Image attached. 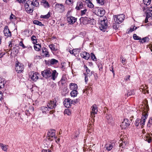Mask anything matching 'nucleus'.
<instances>
[{
  "instance_id": "1",
  "label": "nucleus",
  "mask_w": 152,
  "mask_h": 152,
  "mask_svg": "<svg viewBox=\"0 0 152 152\" xmlns=\"http://www.w3.org/2000/svg\"><path fill=\"white\" fill-rule=\"evenodd\" d=\"M148 115L147 114H143L142 116L141 119L138 118L136 120L134 124L137 126H138L139 125L141 126L145 124V120L147 119Z\"/></svg>"
},
{
  "instance_id": "2",
  "label": "nucleus",
  "mask_w": 152,
  "mask_h": 152,
  "mask_svg": "<svg viewBox=\"0 0 152 152\" xmlns=\"http://www.w3.org/2000/svg\"><path fill=\"white\" fill-rule=\"evenodd\" d=\"M93 12L95 15L100 17L103 16L105 13V10L102 8L96 7L92 10Z\"/></svg>"
},
{
  "instance_id": "3",
  "label": "nucleus",
  "mask_w": 152,
  "mask_h": 152,
  "mask_svg": "<svg viewBox=\"0 0 152 152\" xmlns=\"http://www.w3.org/2000/svg\"><path fill=\"white\" fill-rule=\"evenodd\" d=\"M25 10L27 12L29 13H32L33 11V8H34L31 1H27L25 4Z\"/></svg>"
},
{
  "instance_id": "4",
  "label": "nucleus",
  "mask_w": 152,
  "mask_h": 152,
  "mask_svg": "<svg viewBox=\"0 0 152 152\" xmlns=\"http://www.w3.org/2000/svg\"><path fill=\"white\" fill-rule=\"evenodd\" d=\"M107 21L106 18L105 19H101L100 22H99V28L101 30L105 31V30L107 27Z\"/></svg>"
},
{
  "instance_id": "5",
  "label": "nucleus",
  "mask_w": 152,
  "mask_h": 152,
  "mask_svg": "<svg viewBox=\"0 0 152 152\" xmlns=\"http://www.w3.org/2000/svg\"><path fill=\"white\" fill-rule=\"evenodd\" d=\"M125 15L122 14L114 16V20L117 24H120L123 22L125 18Z\"/></svg>"
},
{
  "instance_id": "6",
  "label": "nucleus",
  "mask_w": 152,
  "mask_h": 152,
  "mask_svg": "<svg viewBox=\"0 0 152 152\" xmlns=\"http://www.w3.org/2000/svg\"><path fill=\"white\" fill-rule=\"evenodd\" d=\"M15 69L18 73H21L24 69L23 65L18 61H16L15 63Z\"/></svg>"
},
{
  "instance_id": "7",
  "label": "nucleus",
  "mask_w": 152,
  "mask_h": 152,
  "mask_svg": "<svg viewBox=\"0 0 152 152\" xmlns=\"http://www.w3.org/2000/svg\"><path fill=\"white\" fill-rule=\"evenodd\" d=\"M80 20V22L83 23V24L86 25L90 23L91 22H93L94 19L88 17H81Z\"/></svg>"
},
{
  "instance_id": "8",
  "label": "nucleus",
  "mask_w": 152,
  "mask_h": 152,
  "mask_svg": "<svg viewBox=\"0 0 152 152\" xmlns=\"http://www.w3.org/2000/svg\"><path fill=\"white\" fill-rule=\"evenodd\" d=\"M55 132L54 129L49 130L47 133V139L51 141L53 140V138H56L55 136Z\"/></svg>"
},
{
  "instance_id": "9",
  "label": "nucleus",
  "mask_w": 152,
  "mask_h": 152,
  "mask_svg": "<svg viewBox=\"0 0 152 152\" xmlns=\"http://www.w3.org/2000/svg\"><path fill=\"white\" fill-rule=\"evenodd\" d=\"M29 76L32 80L36 81L39 78V74L37 72L31 71L29 73Z\"/></svg>"
},
{
  "instance_id": "10",
  "label": "nucleus",
  "mask_w": 152,
  "mask_h": 152,
  "mask_svg": "<svg viewBox=\"0 0 152 152\" xmlns=\"http://www.w3.org/2000/svg\"><path fill=\"white\" fill-rule=\"evenodd\" d=\"M52 72V70L51 69L48 68L42 71L41 74L44 77L48 78L51 77V72Z\"/></svg>"
},
{
  "instance_id": "11",
  "label": "nucleus",
  "mask_w": 152,
  "mask_h": 152,
  "mask_svg": "<svg viewBox=\"0 0 152 152\" xmlns=\"http://www.w3.org/2000/svg\"><path fill=\"white\" fill-rule=\"evenodd\" d=\"M55 9L60 13H62L64 11L65 7L62 4L57 3L55 5Z\"/></svg>"
},
{
  "instance_id": "12",
  "label": "nucleus",
  "mask_w": 152,
  "mask_h": 152,
  "mask_svg": "<svg viewBox=\"0 0 152 152\" xmlns=\"http://www.w3.org/2000/svg\"><path fill=\"white\" fill-rule=\"evenodd\" d=\"M130 125V121L127 119L125 118L121 124L122 129H126Z\"/></svg>"
},
{
  "instance_id": "13",
  "label": "nucleus",
  "mask_w": 152,
  "mask_h": 152,
  "mask_svg": "<svg viewBox=\"0 0 152 152\" xmlns=\"http://www.w3.org/2000/svg\"><path fill=\"white\" fill-rule=\"evenodd\" d=\"M72 102V101L69 98L65 99L63 102L64 105L66 108L70 107Z\"/></svg>"
},
{
  "instance_id": "14",
  "label": "nucleus",
  "mask_w": 152,
  "mask_h": 152,
  "mask_svg": "<svg viewBox=\"0 0 152 152\" xmlns=\"http://www.w3.org/2000/svg\"><path fill=\"white\" fill-rule=\"evenodd\" d=\"M47 105L50 109L55 108L56 106V100L53 101H50L48 102Z\"/></svg>"
},
{
  "instance_id": "15",
  "label": "nucleus",
  "mask_w": 152,
  "mask_h": 152,
  "mask_svg": "<svg viewBox=\"0 0 152 152\" xmlns=\"http://www.w3.org/2000/svg\"><path fill=\"white\" fill-rule=\"evenodd\" d=\"M91 108L92 111H91V116L92 118H94L95 116V114L97 113V112L98 111V109L96 105L95 104H94L92 106Z\"/></svg>"
},
{
  "instance_id": "16",
  "label": "nucleus",
  "mask_w": 152,
  "mask_h": 152,
  "mask_svg": "<svg viewBox=\"0 0 152 152\" xmlns=\"http://www.w3.org/2000/svg\"><path fill=\"white\" fill-rule=\"evenodd\" d=\"M3 31L4 36L7 37H10L11 36V33L9 30L8 26H6L5 27Z\"/></svg>"
},
{
  "instance_id": "17",
  "label": "nucleus",
  "mask_w": 152,
  "mask_h": 152,
  "mask_svg": "<svg viewBox=\"0 0 152 152\" xmlns=\"http://www.w3.org/2000/svg\"><path fill=\"white\" fill-rule=\"evenodd\" d=\"M67 20L70 24H73L76 22L77 19L74 17L70 16L67 17Z\"/></svg>"
},
{
  "instance_id": "18",
  "label": "nucleus",
  "mask_w": 152,
  "mask_h": 152,
  "mask_svg": "<svg viewBox=\"0 0 152 152\" xmlns=\"http://www.w3.org/2000/svg\"><path fill=\"white\" fill-rule=\"evenodd\" d=\"M145 12L147 17H150L152 19V7L147 8Z\"/></svg>"
},
{
  "instance_id": "19",
  "label": "nucleus",
  "mask_w": 152,
  "mask_h": 152,
  "mask_svg": "<svg viewBox=\"0 0 152 152\" xmlns=\"http://www.w3.org/2000/svg\"><path fill=\"white\" fill-rule=\"evenodd\" d=\"M80 56L83 58L88 60L90 57L89 54L86 52H83L80 53Z\"/></svg>"
},
{
  "instance_id": "20",
  "label": "nucleus",
  "mask_w": 152,
  "mask_h": 152,
  "mask_svg": "<svg viewBox=\"0 0 152 152\" xmlns=\"http://www.w3.org/2000/svg\"><path fill=\"white\" fill-rule=\"evenodd\" d=\"M42 53L44 57H49L50 56L49 52L46 48L45 47L42 48Z\"/></svg>"
},
{
  "instance_id": "21",
  "label": "nucleus",
  "mask_w": 152,
  "mask_h": 152,
  "mask_svg": "<svg viewBox=\"0 0 152 152\" xmlns=\"http://www.w3.org/2000/svg\"><path fill=\"white\" fill-rule=\"evenodd\" d=\"M58 75V73L56 72V70L52 71V72H51V78L53 80H55L57 77Z\"/></svg>"
},
{
  "instance_id": "22",
  "label": "nucleus",
  "mask_w": 152,
  "mask_h": 152,
  "mask_svg": "<svg viewBox=\"0 0 152 152\" xmlns=\"http://www.w3.org/2000/svg\"><path fill=\"white\" fill-rule=\"evenodd\" d=\"M58 62V61L57 60L53 58L49 60L47 64L48 65H53L57 64Z\"/></svg>"
},
{
  "instance_id": "23",
  "label": "nucleus",
  "mask_w": 152,
  "mask_h": 152,
  "mask_svg": "<svg viewBox=\"0 0 152 152\" xmlns=\"http://www.w3.org/2000/svg\"><path fill=\"white\" fill-rule=\"evenodd\" d=\"M49 47L52 51H56L58 50L57 45H55L53 44L50 45Z\"/></svg>"
},
{
  "instance_id": "24",
  "label": "nucleus",
  "mask_w": 152,
  "mask_h": 152,
  "mask_svg": "<svg viewBox=\"0 0 152 152\" xmlns=\"http://www.w3.org/2000/svg\"><path fill=\"white\" fill-rule=\"evenodd\" d=\"M83 5V3L82 1H79L77 2L76 9L77 10H79L82 8Z\"/></svg>"
},
{
  "instance_id": "25",
  "label": "nucleus",
  "mask_w": 152,
  "mask_h": 152,
  "mask_svg": "<svg viewBox=\"0 0 152 152\" xmlns=\"http://www.w3.org/2000/svg\"><path fill=\"white\" fill-rule=\"evenodd\" d=\"M113 145L110 143L106 144L105 146V148L108 151L111 150L113 148Z\"/></svg>"
},
{
  "instance_id": "26",
  "label": "nucleus",
  "mask_w": 152,
  "mask_h": 152,
  "mask_svg": "<svg viewBox=\"0 0 152 152\" xmlns=\"http://www.w3.org/2000/svg\"><path fill=\"white\" fill-rule=\"evenodd\" d=\"M41 4L45 8H48L50 7L49 3L45 0H42L41 2Z\"/></svg>"
},
{
  "instance_id": "27",
  "label": "nucleus",
  "mask_w": 152,
  "mask_h": 152,
  "mask_svg": "<svg viewBox=\"0 0 152 152\" xmlns=\"http://www.w3.org/2000/svg\"><path fill=\"white\" fill-rule=\"evenodd\" d=\"M70 88L71 90H77L78 87L77 85L75 83H71L69 84Z\"/></svg>"
},
{
  "instance_id": "28",
  "label": "nucleus",
  "mask_w": 152,
  "mask_h": 152,
  "mask_svg": "<svg viewBox=\"0 0 152 152\" xmlns=\"http://www.w3.org/2000/svg\"><path fill=\"white\" fill-rule=\"evenodd\" d=\"M144 139L145 141H148V143H150L151 142V137H150L149 134H147L144 137Z\"/></svg>"
},
{
  "instance_id": "29",
  "label": "nucleus",
  "mask_w": 152,
  "mask_h": 152,
  "mask_svg": "<svg viewBox=\"0 0 152 152\" xmlns=\"http://www.w3.org/2000/svg\"><path fill=\"white\" fill-rule=\"evenodd\" d=\"M8 146L7 145H4L2 143H0V147H1L2 149L5 151H7V150Z\"/></svg>"
},
{
  "instance_id": "30",
  "label": "nucleus",
  "mask_w": 152,
  "mask_h": 152,
  "mask_svg": "<svg viewBox=\"0 0 152 152\" xmlns=\"http://www.w3.org/2000/svg\"><path fill=\"white\" fill-rule=\"evenodd\" d=\"M41 109L43 113H46L47 112L49 111L50 110V109L49 108L45 106L42 107H41Z\"/></svg>"
},
{
  "instance_id": "31",
  "label": "nucleus",
  "mask_w": 152,
  "mask_h": 152,
  "mask_svg": "<svg viewBox=\"0 0 152 152\" xmlns=\"http://www.w3.org/2000/svg\"><path fill=\"white\" fill-rule=\"evenodd\" d=\"M34 48L35 50L39 51L41 48V45L39 44H36V45H34Z\"/></svg>"
},
{
  "instance_id": "32",
  "label": "nucleus",
  "mask_w": 152,
  "mask_h": 152,
  "mask_svg": "<svg viewBox=\"0 0 152 152\" xmlns=\"http://www.w3.org/2000/svg\"><path fill=\"white\" fill-rule=\"evenodd\" d=\"M147 87L145 86H144L143 85H142L141 86L140 88V91H142V92H143L144 93H145L146 92L148 91V90H146Z\"/></svg>"
},
{
  "instance_id": "33",
  "label": "nucleus",
  "mask_w": 152,
  "mask_h": 152,
  "mask_svg": "<svg viewBox=\"0 0 152 152\" xmlns=\"http://www.w3.org/2000/svg\"><path fill=\"white\" fill-rule=\"evenodd\" d=\"M31 40L33 44H35L37 43V39L36 37L33 35L31 37Z\"/></svg>"
},
{
  "instance_id": "34",
  "label": "nucleus",
  "mask_w": 152,
  "mask_h": 152,
  "mask_svg": "<svg viewBox=\"0 0 152 152\" xmlns=\"http://www.w3.org/2000/svg\"><path fill=\"white\" fill-rule=\"evenodd\" d=\"M72 97H75L77 94V90H74L72 91L70 93Z\"/></svg>"
},
{
  "instance_id": "35",
  "label": "nucleus",
  "mask_w": 152,
  "mask_h": 152,
  "mask_svg": "<svg viewBox=\"0 0 152 152\" xmlns=\"http://www.w3.org/2000/svg\"><path fill=\"white\" fill-rule=\"evenodd\" d=\"M67 78L66 76L65 75H63L60 82L62 84L64 83H65L66 81V80Z\"/></svg>"
},
{
  "instance_id": "36",
  "label": "nucleus",
  "mask_w": 152,
  "mask_h": 152,
  "mask_svg": "<svg viewBox=\"0 0 152 152\" xmlns=\"http://www.w3.org/2000/svg\"><path fill=\"white\" fill-rule=\"evenodd\" d=\"M80 133L79 131H75L73 134L72 135V138L75 139L77 137L79 134Z\"/></svg>"
},
{
  "instance_id": "37",
  "label": "nucleus",
  "mask_w": 152,
  "mask_h": 152,
  "mask_svg": "<svg viewBox=\"0 0 152 152\" xmlns=\"http://www.w3.org/2000/svg\"><path fill=\"white\" fill-rule=\"evenodd\" d=\"M50 13L49 12L46 15H41V16L40 18H43L44 19H48L50 17Z\"/></svg>"
},
{
  "instance_id": "38",
  "label": "nucleus",
  "mask_w": 152,
  "mask_h": 152,
  "mask_svg": "<svg viewBox=\"0 0 152 152\" xmlns=\"http://www.w3.org/2000/svg\"><path fill=\"white\" fill-rule=\"evenodd\" d=\"M31 3H32V5L34 7H38L39 5V2L38 1H36L35 0H33Z\"/></svg>"
},
{
  "instance_id": "39",
  "label": "nucleus",
  "mask_w": 152,
  "mask_h": 152,
  "mask_svg": "<svg viewBox=\"0 0 152 152\" xmlns=\"http://www.w3.org/2000/svg\"><path fill=\"white\" fill-rule=\"evenodd\" d=\"M33 23L35 24H36L40 26H42L44 25L41 22L38 21L37 20H34L33 21Z\"/></svg>"
},
{
  "instance_id": "40",
  "label": "nucleus",
  "mask_w": 152,
  "mask_h": 152,
  "mask_svg": "<svg viewBox=\"0 0 152 152\" xmlns=\"http://www.w3.org/2000/svg\"><path fill=\"white\" fill-rule=\"evenodd\" d=\"M106 118V119L109 122H111L112 120L111 116L109 114H107Z\"/></svg>"
},
{
  "instance_id": "41",
  "label": "nucleus",
  "mask_w": 152,
  "mask_h": 152,
  "mask_svg": "<svg viewBox=\"0 0 152 152\" xmlns=\"http://www.w3.org/2000/svg\"><path fill=\"white\" fill-rule=\"evenodd\" d=\"M149 38L148 37H145L142 39L140 41V42L143 43L149 41Z\"/></svg>"
},
{
  "instance_id": "42",
  "label": "nucleus",
  "mask_w": 152,
  "mask_h": 152,
  "mask_svg": "<svg viewBox=\"0 0 152 152\" xmlns=\"http://www.w3.org/2000/svg\"><path fill=\"white\" fill-rule=\"evenodd\" d=\"M134 94V91L133 90H129V91L128 93L127 94V96H131Z\"/></svg>"
},
{
  "instance_id": "43",
  "label": "nucleus",
  "mask_w": 152,
  "mask_h": 152,
  "mask_svg": "<svg viewBox=\"0 0 152 152\" xmlns=\"http://www.w3.org/2000/svg\"><path fill=\"white\" fill-rule=\"evenodd\" d=\"M151 0H143V3L144 4L148 6L150 4Z\"/></svg>"
},
{
  "instance_id": "44",
  "label": "nucleus",
  "mask_w": 152,
  "mask_h": 152,
  "mask_svg": "<svg viewBox=\"0 0 152 152\" xmlns=\"http://www.w3.org/2000/svg\"><path fill=\"white\" fill-rule=\"evenodd\" d=\"M127 144H128L127 142H125L124 141H123L120 144L119 146L121 147L122 148H125V146Z\"/></svg>"
},
{
  "instance_id": "45",
  "label": "nucleus",
  "mask_w": 152,
  "mask_h": 152,
  "mask_svg": "<svg viewBox=\"0 0 152 152\" xmlns=\"http://www.w3.org/2000/svg\"><path fill=\"white\" fill-rule=\"evenodd\" d=\"M133 38L135 40H140L141 39V37L137 36L136 34H133Z\"/></svg>"
},
{
  "instance_id": "46",
  "label": "nucleus",
  "mask_w": 152,
  "mask_h": 152,
  "mask_svg": "<svg viewBox=\"0 0 152 152\" xmlns=\"http://www.w3.org/2000/svg\"><path fill=\"white\" fill-rule=\"evenodd\" d=\"M85 89L86 91L88 92L90 91L91 92L92 91V88L90 86H86Z\"/></svg>"
},
{
  "instance_id": "47",
  "label": "nucleus",
  "mask_w": 152,
  "mask_h": 152,
  "mask_svg": "<svg viewBox=\"0 0 152 152\" xmlns=\"http://www.w3.org/2000/svg\"><path fill=\"white\" fill-rule=\"evenodd\" d=\"M86 4L87 5V6L90 8H93L94 7V5L91 1L87 3Z\"/></svg>"
},
{
  "instance_id": "48",
  "label": "nucleus",
  "mask_w": 152,
  "mask_h": 152,
  "mask_svg": "<svg viewBox=\"0 0 152 152\" xmlns=\"http://www.w3.org/2000/svg\"><path fill=\"white\" fill-rule=\"evenodd\" d=\"M117 23L115 22V23H114L113 26V28L115 30H117L118 29L119 27V25H118Z\"/></svg>"
},
{
  "instance_id": "49",
  "label": "nucleus",
  "mask_w": 152,
  "mask_h": 152,
  "mask_svg": "<svg viewBox=\"0 0 152 152\" xmlns=\"http://www.w3.org/2000/svg\"><path fill=\"white\" fill-rule=\"evenodd\" d=\"M4 82L1 80H0V89L4 88Z\"/></svg>"
},
{
  "instance_id": "50",
  "label": "nucleus",
  "mask_w": 152,
  "mask_h": 152,
  "mask_svg": "<svg viewBox=\"0 0 152 152\" xmlns=\"http://www.w3.org/2000/svg\"><path fill=\"white\" fill-rule=\"evenodd\" d=\"M91 56L92 59L93 61H96V58L94 54L91 53Z\"/></svg>"
},
{
  "instance_id": "51",
  "label": "nucleus",
  "mask_w": 152,
  "mask_h": 152,
  "mask_svg": "<svg viewBox=\"0 0 152 152\" xmlns=\"http://www.w3.org/2000/svg\"><path fill=\"white\" fill-rule=\"evenodd\" d=\"M151 125H152V118H151L149 119V120L148 121V124H147L148 126L149 127H150Z\"/></svg>"
},
{
  "instance_id": "52",
  "label": "nucleus",
  "mask_w": 152,
  "mask_h": 152,
  "mask_svg": "<svg viewBox=\"0 0 152 152\" xmlns=\"http://www.w3.org/2000/svg\"><path fill=\"white\" fill-rule=\"evenodd\" d=\"M34 108L33 106H30L29 107V110L30 112V113H34Z\"/></svg>"
},
{
  "instance_id": "53",
  "label": "nucleus",
  "mask_w": 152,
  "mask_h": 152,
  "mask_svg": "<svg viewBox=\"0 0 152 152\" xmlns=\"http://www.w3.org/2000/svg\"><path fill=\"white\" fill-rule=\"evenodd\" d=\"M87 11L86 9H85L81 11L80 15L81 16L83 15L86 14V13Z\"/></svg>"
},
{
  "instance_id": "54",
  "label": "nucleus",
  "mask_w": 152,
  "mask_h": 152,
  "mask_svg": "<svg viewBox=\"0 0 152 152\" xmlns=\"http://www.w3.org/2000/svg\"><path fill=\"white\" fill-rule=\"evenodd\" d=\"M84 75L85 76V82L86 83H87L88 80V75L85 73H84Z\"/></svg>"
},
{
  "instance_id": "55",
  "label": "nucleus",
  "mask_w": 152,
  "mask_h": 152,
  "mask_svg": "<svg viewBox=\"0 0 152 152\" xmlns=\"http://www.w3.org/2000/svg\"><path fill=\"white\" fill-rule=\"evenodd\" d=\"M96 1L98 3H99L101 5H102L104 4V0H96Z\"/></svg>"
},
{
  "instance_id": "56",
  "label": "nucleus",
  "mask_w": 152,
  "mask_h": 152,
  "mask_svg": "<svg viewBox=\"0 0 152 152\" xmlns=\"http://www.w3.org/2000/svg\"><path fill=\"white\" fill-rule=\"evenodd\" d=\"M73 3V0H66V3L67 4H71Z\"/></svg>"
},
{
  "instance_id": "57",
  "label": "nucleus",
  "mask_w": 152,
  "mask_h": 152,
  "mask_svg": "<svg viewBox=\"0 0 152 152\" xmlns=\"http://www.w3.org/2000/svg\"><path fill=\"white\" fill-rule=\"evenodd\" d=\"M86 71L87 75L88 74H89L90 75H91L92 74V72H91V73H90V70L88 68L86 69Z\"/></svg>"
},
{
  "instance_id": "58",
  "label": "nucleus",
  "mask_w": 152,
  "mask_h": 152,
  "mask_svg": "<svg viewBox=\"0 0 152 152\" xmlns=\"http://www.w3.org/2000/svg\"><path fill=\"white\" fill-rule=\"evenodd\" d=\"M137 29V27H136L135 26H134L133 27H131L129 31L131 32H132V31H134V30H136Z\"/></svg>"
},
{
  "instance_id": "59",
  "label": "nucleus",
  "mask_w": 152,
  "mask_h": 152,
  "mask_svg": "<svg viewBox=\"0 0 152 152\" xmlns=\"http://www.w3.org/2000/svg\"><path fill=\"white\" fill-rule=\"evenodd\" d=\"M20 46H22L23 48H25L26 47L24 45L22 41H21L19 43Z\"/></svg>"
},
{
  "instance_id": "60",
  "label": "nucleus",
  "mask_w": 152,
  "mask_h": 152,
  "mask_svg": "<svg viewBox=\"0 0 152 152\" xmlns=\"http://www.w3.org/2000/svg\"><path fill=\"white\" fill-rule=\"evenodd\" d=\"M5 54V53L4 52H2L0 50V58H1Z\"/></svg>"
},
{
  "instance_id": "61",
  "label": "nucleus",
  "mask_w": 152,
  "mask_h": 152,
  "mask_svg": "<svg viewBox=\"0 0 152 152\" xmlns=\"http://www.w3.org/2000/svg\"><path fill=\"white\" fill-rule=\"evenodd\" d=\"M64 113L67 114L68 115H69L70 114V113L68 110H65L64 111Z\"/></svg>"
},
{
  "instance_id": "62",
  "label": "nucleus",
  "mask_w": 152,
  "mask_h": 152,
  "mask_svg": "<svg viewBox=\"0 0 152 152\" xmlns=\"http://www.w3.org/2000/svg\"><path fill=\"white\" fill-rule=\"evenodd\" d=\"M42 152H52L51 150L49 149H43L42 151Z\"/></svg>"
},
{
  "instance_id": "63",
  "label": "nucleus",
  "mask_w": 152,
  "mask_h": 152,
  "mask_svg": "<svg viewBox=\"0 0 152 152\" xmlns=\"http://www.w3.org/2000/svg\"><path fill=\"white\" fill-rule=\"evenodd\" d=\"M26 114V115L28 116L30 114H31V113H30L29 110H26L25 111Z\"/></svg>"
},
{
  "instance_id": "64",
  "label": "nucleus",
  "mask_w": 152,
  "mask_h": 152,
  "mask_svg": "<svg viewBox=\"0 0 152 152\" xmlns=\"http://www.w3.org/2000/svg\"><path fill=\"white\" fill-rule=\"evenodd\" d=\"M15 18V15H14L13 14H11V15L10 17V20H11L12 19H13V18Z\"/></svg>"
}]
</instances>
